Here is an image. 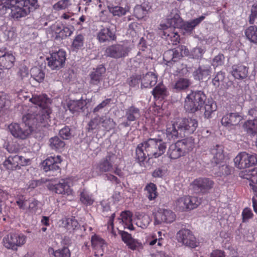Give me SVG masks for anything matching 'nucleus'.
Here are the masks:
<instances>
[{
	"label": "nucleus",
	"mask_w": 257,
	"mask_h": 257,
	"mask_svg": "<svg viewBox=\"0 0 257 257\" xmlns=\"http://www.w3.org/2000/svg\"><path fill=\"white\" fill-rule=\"evenodd\" d=\"M33 103L39 106L43 110L39 113H28L23 116V119L29 124L33 126V131L35 127H47L49 125V115L51 112L49 108L51 103V100L48 98L46 95H35L30 99Z\"/></svg>",
	"instance_id": "nucleus-1"
},
{
	"label": "nucleus",
	"mask_w": 257,
	"mask_h": 257,
	"mask_svg": "<svg viewBox=\"0 0 257 257\" xmlns=\"http://www.w3.org/2000/svg\"><path fill=\"white\" fill-rule=\"evenodd\" d=\"M39 7L37 0H0V14L11 11V16L19 19Z\"/></svg>",
	"instance_id": "nucleus-2"
},
{
	"label": "nucleus",
	"mask_w": 257,
	"mask_h": 257,
	"mask_svg": "<svg viewBox=\"0 0 257 257\" xmlns=\"http://www.w3.org/2000/svg\"><path fill=\"white\" fill-rule=\"evenodd\" d=\"M166 143L161 139H149L140 143L136 149V158L139 162H143L148 157L149 159L157 158L166 151Z\"/></svg>",
	"instance_id": "nucleus-3"
},
{
	"label": "nucleus",
	"mask_w": 257,
	"mask_h": 257,
	"mask_svg": "<svg viewBox=\"0 0 257 257\" xmlns=\"http://www.w3.org/2000/svg\"><path fill=\"white\" fill-rule=\"evenodd\" d=\"M198 125V121L195 118H177L167 125L166 135L169 139L182 138L193 134Z\"/></svg>",
	"instance_id": "nucleus-4"
},
{
	"label": "nucleus",
	"mask_w": 257,
	"mask_h": 257,
	"mask_svg": "<svg viewBox=\"0 0 257 257\" xmlns=\"http://www.w3.org/2000/svg\"><path fill=\"white\" fill-rule=\"evenodd\" d=\"M206 96L201 90H191L185 99L184 108L186 111L194 113L201 109L204 104Z\"/></svg>",
	"instance_id": "nucleus-5"
},
{
	"label": "nucleus",
	"mask_w": 257,
	"mask_h": 257,
	"mask_svg": "<svg viewBox=\"0 0 257 257\" xmlns=\"http://www.w3.org/2000/svg\"><path fill=\"white\" fill-rule=\"evenodd\" d=\"M26 236L22 233L11 232L4 237L3 242L7 249L16 251L26 243Z\"/></svg>",
	"instance_id": "nucleus-6"
},
{
	"label": "nucleus",
	"mask_w": 257,
	"mask_h": 257,
	"mask_svg": "<svg viewBox=\"0 0 257 257\" xmlns=\"http://www.w3.org/2000/svg\"><path fill=\"white\" fill-rule=\"evenodd\" d=\"M23 123L19 124L17 123H11L9 130L11 134L15 138L24 140L27 139L33 132V126L23 119Z\"/></svg>",
	"instance_id": "nucleus-7"
},
{
	"label": "nucleus",
	"mask_w": 257,
	"mask_h": 257,
	"mask_svg": "<svg viewBox=\"0 0 257 257\" xmlns=\"http://www.w3.org/2000/svg\"><path fill=\"white\" fill-rule=\"evenodd\" d=\"M188 54L189 50L186 47L181 45L175 49L166 51L163 55V59L167 65L173 64L183 56H187Z\"/></svg>",
	"instance_id": "nucleus-8"
},
{
	"label": "nucleus",
	"mask_w": 257,
	"mask_h": 257,
	"mask_svg": "<svg viewBox=\"0 0 257 257\" xmlns=\"http://www.w3.org/2000/svg\"><path fill=\"white\" fill-rule=\"evenodd\" d=\"M130 49L124 44H116L108 46L105 50V55L113 59H121L128 56Z\"/></svg>",
	"instance_id": "nucleus-9"
},
{
	"label": "nucleus",
	"mask_w": 257,
	"mask_h": 257,
	"mask_svg": "<svg viewBox=\"0 0 257 257\" xmlns=\"http://www.w3.org/2000/svg\"><path fill=\"white\" fill-rule=\"evenodd\" d=\"M234 162L236 167L239 169H243L255 165L257 163V159L255 155L241 152L234 159Z\"/></svg>",
	"instance_id": "nucleus-10"
},
{
	"label": "nucleus",
	"mask_w": 257,
	"mask_h": 257,
	"mask_svg": "<svg viewBox=\"0 0 257 257\" xmlns=\"http://www.w3.org/2000/svg\"><path fill=\"white\" fill-rule=\"evenodd\" d=\"M48 66L52 70H59L65 65L66 53L62 50L52 53L50 57L47 58Z\"/></svg>",
	"instance_id": "nucleus-11"
},
{
	"label": "nucleus",
	"mask_w": 257,
	"mask_h": 257,
	"mask_svg": "<svg viewBox=\"0 0 257 257\" xmlns=\"http://www.w3.org/2000/svg\"><path fill=\"white\" fill-rule=\"evenodd\" d=\"M214 184V182L208 178H199L193 182L192 188L196 193L206 194L213 188Z\"/></svg>",
	"instance_id": "nucleus-12"
},
{
	"label": "nucleus",
	"mask_w": 257,
	"mask_h": 257,
	"mask_svg": "<svg viewBox=\"0 0 257 257\" xmlns=\"http://www.w3.org/2000/svg\"><path fill=\"white\" fill-rule=\"evenodd\" d=\"M176 238L178 242L190 247L194 248L197 245L195 236L188 229L179 230L176 234Z\"/></svg>",
	"instance_id": "nucleus-13"
},
{
	"label": "nucleus",
	"mask_w": 257,
	"mask_h": 257,
	"mask_svg": "<svg viewBox=\"0 0 257 257\" xmlns=\"http://www.w3.org/2000/svg\"><path fill=\"white\" fill-rule=\"evenodd\" d=\"M175 215L170 210L160 209L155 214V222L156 224L163 222L171 223L175 220Z\"/></svg>",
	"instance_id": "nucleus-14"
},
{
	"label": "nucleus",
	"mask_w": 257,
	"mask_h": 257,
	"mask_svg": "<svg viewBox=\"0 0 257 257\" xmlns=\"http://www.w3.org/2000/svg\"><path fill=\"white\" fill-rule=\"evenodd\" d=\"M15 57L11 51L6 48L0 50V68L9 69L14 65Z\"/></svg>",
	"instance_id": "nucleus-15"
},
{
	"label": "nucleus",
	"mask_w": 257,
	"mask_h": 257,
	"mask_svg": "<svg viewBox=\"0 0 257 257\" xmlns=\"http://www.w3.org/2000/svg\"><path fill=\"white\" fill-rule=\"evenodd\" d=\"M186 144V141L183 140L171 145L167 152L169 157L172 159L180 157L185 153Z\"/></svg>",
	"instance_id": "nucleus-16"
},
{
	"label": "nucleus",
	"mask_w": 257,
	"mask_h": 257,
	"mask_svg": "<svg viewBox=\"0 0 257 257\" xmlns=\"http://www.w3.org/2000/svg\"><path fill=\"white\" fill-rule=\"evenodd\" d=\"M159 29L161 31L160 32V35L162 38L166 39L169 43L171 42L172 45H174L179 42V35L177 33L170 32L168 26L165 24H161L159 25Z\"/></svg>",
	"instance_id": "nucleus-17"
},
{
	"label": "nucleus",
	"mask_w": 257,
	"mask_h": 257,
	"mask_svg": "<svg viewBox=\"0 0 257 257\" xmlns=\"http://www.w3.org/2000/svg\"><path fill=\"white\" fill-rule=\"evenodd\" d=\"M116 159V156L115 154L109 153L104 158L100 161L97 169L100 173L111 171Z\"/></svg>",
	"instance_id": "nucleus-18"
},
{
	"label": "nucleus",
	"mask_w": 257,
	"mask_h": 257,
	"mask_svg": "<svg viewBox=\"0 0 257 257\" xmlns=\"http://www.w3.org/2000/svg\"><path fill=\"white\" fill-rule=\"evenodd\" d=\"M60 157L57 158L50 157L46 159L43 163V169L45 172L52 171L57 174L60 172V167L59 164L61 163Z\"/></svg>",
	"instance_id": "nucleus-19"
},
{
	"label": "nucleus",
	"mask_w": 257,
	"mask_h": 257,
	"mask_svg": "<svg viewBox=\"0 0 257 257\" xmlns=\"http://www.w3.org/2000/svg\"><path fill=\"white\" fill-rule=\"evenodd\" d=\"M62 224L70 232H76L77 235L82 236V231L85 230V226L84 225L80 226L77 220L74 218L65 219L63 220Z\"/></svg>",
	"instance_id": "nucleus-20"
},
{
	"label": "nucleus",
	"mask_w": 257,
	"mask_h": 257,
	"mask_svg": "<svg viewBox=\"0 0 257 257\" xmlns=\"http://www.w3.org/2000/svg\"><path fill=\"white\" fill-rule=\"evenodd\" d=\"M106 71L105 68L102 65L98 66L94 68L89 74L90 84L91 85L98 86L102 79V75Z\"/></svg>",
	"instance_id": "nucleus-21"
},
{
	"label": "nucleus",
	"mask_w": 257,
	"mask_h": 257,
	"mask_svg": "<svg viewBox=\"0 0 257 257\" xmlns=\"http://www.w3.org/2000/svg\"><path fill=\"white\" fill-rule=\"evenodd\" d=\"M48 188L52 191H54L56 193L59 194H69L71 190L67 182L65 180H62L58 183H49L47 184Z\"/></svg>",
	"instance_id": "nucleus-22"
},
{
	"label": "nucleus",
	"mask_w": 257,
	"mask_h": 257,
	"mask_svg": "<svg viewBox=\"0 0 257 257\" xmlns=\"http://www.w3.org/2000/svg\"><path fill=\"white\" fill-rule=\"evenodd\" d=\"M211 70V68L209 64L200 65L193 73L194 79L199 81L207 80L210 78Z\"/></svg>",
	"instance_id": "nucleus-23"
},
{
	"label": "nucleus",
	"mask_w": 257,
	"mask_h": 257,
	"mask_svg": "<svg viewBox=\"0 0 257 257\" xmlns=\"http://www.w3.org/2000/svg\"><path fill=\"white\" fill-rule=\"evenodd\" d=\"M86 99H80L79 100H71L68 103V107L70 111L74 113L75 112H84L87 108L88 103Z\"/></svg>",
	"instance_id": "nucleus-24"
},
{
	"label": "nucleus",
	"mask_w": 257,
	"mask_h": 257,
	"mask_svg": "<svg viewBox=\"0 0 257 257\" xmlns=\"http://www.w3.org/2000/svg\"><path fill=\"white\" fill-rule=\"evenodd\" d=\"M242 119V116L237 112H231L225 115L221 119V122L224 126L235 125L238 124Z\"/></svg>",
	"instance_id": "nucleus-25"
},
{
	"label": "nucleus",
	"mask_w": 257,
	"mask_h": 257,
	"mask_svg": "<svg viewBox=\"0 0 257 257\" xmlns=\"http://www.w3.org/2000/svg\"><path fill=\"white\" fill-rule=\"evenodd\" d=\"M210 152L212 156L211 159L212 164L218 165L222 163L224 156L222 146L218 145H216L211 149Z\"/></svg>",
	"instance_id": "nucleus-26"
},
{
	"label": "nucleus",
	"mask_w": 257,
	"mask_h": 257,
	"mask_svg": "<svg viewBox=\"0 0 257 257\" xmlns=\"http://www.w3.org/2000/svg\"><path fill=\"white\" fill-rule=\"evenodd\" d=\"M91 245L95 250L94 255L95 256H102L103 249L105 247L104 240L97 235H93L91 237Z\"/></svg>",
	"instance_id": "nucleus-27"
},
{
	"label": "nucleus",
	"mask_w": 257,
	"mask_h": 257,
	"mask_svg": "<svg viewBox=\"0 0 257 257\" xmlns=\"http://www.w3.org/2000/svg\"><path fill=\"white\" fill-rule=\"evenodd\" d=\"M97 38L100 42L110 41L116 39L115 33L110 28L102 29L97 34Z\"/></svg>",
	"instance_id": "nucleus-28"
},
{
	"label": "nucleus",
	"mask_w": 257,
	"mask_h": 257,
	"mask_svg": "<svg viewBox=\"0 0 257 257\" xmlns=\"http://www.w3.org/2000/svg\"><path fill=\"white\" fill-rule=\"evenodd\" d=\"M157 81V77L153 72H148L142 78V86L145 88L154 86Z\"/></svg>",
	"instance_id": "nucleus-29"
},
{
	"label": "nucleus",
	"mask_w": 257,
	"mask_h": 257,
	"mask_svg": "<svg viewBox=\"0 0 257 257\" xmlns=\"http://www.w3.org/2000/svg\"><path fill=\"white\" fill-rule=\"evenodd\" d=\"M20 157L18 155L10 156L4 162V166L8 170H14L17 169H20L19 161H20Z\"/></svg>",
	"instance_id": "nucleus-30"
},
{
	"label": "nucleus",
	"mask_w": 257,
	"mask_h": 257,
	"mask_svg": "<svg viewBox=\"0 0 257 257\" xmlns=\"http://www.w3.org/2000/svg\"><path fill=\"white\" fill-rule=\"evenodd\" d=\"M248 74V68L242 65L233 66L232 74L236 79H243Z\"/></svg>",
	"instance_id": "nucleus-31"
},
{
	"label": "nucleus",
	"mask_w": 257,
	"mask_h": 257,
	"mask_svg": "<svg viewBox=\"0 0 257 257\" xmlns=\"http://www.w3.org/2000/svg\"><path fill=\"white\" fill-rule=\"evenodd\" d=\"M240 176L250 181L249 185L253 187V184H257V168H254L248 171H245L240 173Z\"/></svg>",
	"instance_id": "nucleus-32"
},
{
	"label": "nucleus",
	"mask_w": 257,
	"mask_h": 257,
	"mask_svg": "<svg viewBox=\"0 0 257 257\" xmlns=\"http://www.w3.org/2000/svg\"><path fill=\"white\" fill-rule=\"evenodd\" d=\"M101 205L102 207L103 215L104 216L107 217L109 215H111L108 221V224L110 225L112 227H113V219L115 215V213L113 212L111 213L110 206L108 203L107 202V201L104 200L101 201Z\"/></svg>",
	"instance_id": "nucleus-33"
},
{
	"label": "nucleus",
	"mask_w": 257,
	"mask_h": 257,
	"mask_svg": "<svg viewBox=\"0 0 257 257\" xmlns=\"http://www.w3.org/2000/svg\"><path fill=\"white\" fill-rule=\"evenodd\" d=\"M49 146L52 150L60 151L65 146V142L57 136H55L49 139Z\"/></svg>",
	"instance_id": "nucleus-34"
},
{
	"label": "nucleus",
	"mask_w": 257,
	"mask_h": 257,
	"mask_svg": "<svg viewBox=\"0 0 257 257\" xmlns=\"http://www.w3.org/2000/svg\"><path fill=\"white\" fill-rule=\"evenodd\" d=\"M125 116L128 121H135L140 116V110L134 106H132L126 110Z\"/></svg>",
	"instance_id": "nucleus-35"
},
{
	"label": "nucleus",
	"mask_w": 257,
	"mask_h": 257,
	"mask_svg": "<svg viewBox=\"0 0 257 257\" xmlns=\"http://www.w3.org/2000/svg\"><path fill=\"white\" fill-rule=\"evenodd\" d=\"M247 39L251 43L257 44V27L251 26L248 27L245 31Z\"/></svg>",
	"instance_id": "nucleus-36"
},
{
	"label": "nucleus",
	"mask_w": 257,
	"mask_h": 257,
	"mask_svg": "<svg viewBox=\"0 0 257 257\" xmlns=\"http://www.w3.org/2000/svg\"><path fill=\"white\" fill-rule=\"evenodd\" d=\"M191 84V82L189 79L180 78L176 81L173 88L176 91H180L187 89Z\"/></svg>",
	"instance_id": "nucleus-37"
},
{
	"label": "nucleus",
	"mask_w": 257,
	"mask_h": 257,
	"mask_svg": "<svg viewBox=\"0 0 257 257\" xmlns=\"http://www.w3.org/2000/svg\"><path fill=\"white\" fill-rule=\"evenodd\" d=\"M205 16H201L198 18L195 19L190 22L184 23L183 25V29L188 32H191L195 27L199 25L204 19Z\"/></svg>",
	"instance_id": "nucleus-38"
},
{
	"label": "nucleus",
	"mask_w": 257,
	"mask_h": 257,
	"mask_svg": "<svg viewBox=\"0 0 257 257\" xmlns=\"http://www.w3.org/2000/svg\"><path fill=\"white\" fill-rule=\"evenodd\" d=\"M152 93L155 98H164L167 95L166 87L162 83H159L152 90Z\"/></svg>",
	"instance_id": "nucleus-39"
},
{
	"label": "nucleus",
	"mask_w": 257,
	"mask_h": 257,
	"mask_svg": "<svg viewBox=\"0 0 257 257\" xmlns=\"http://www.w3.org/2000/svg\"><path fill=\"white\" fill-rule=\"evenodd\" d=\"M108 9L113 16L120 17L125 15L126 12L129 11L130 9L128 6H125L124 8L119 6H108Z\"/></svg>",
	"instance_id": "nucleus-40"
},
{
	"label": "nucleus",
	"mask_w": 257,
	"mask_h": 257,
	"mask_svg": "<svg viewBox=\"0 0 257 257\" xmlns=\"http://www.w3.org/2000/svg\"><path fill=\"white\" fill-rule=\"evenodd\" d=\"M148 6L146 4L137 5L134 11V15L138 19H141L146 16L149 10Z\"/></svg>",
	"instance_id": "nucleus-41"
},
{
	"label": "nucleus",
	"mask_w": 257,
	"mask_h": 257,
	"mask_svg": "<svg viewBox=\"0 0 257 257\" xmlns=\"http://www.w3.org/2000/svg\"><path fill=\"white\" fill-rule=\"evenodd\" d=\"M31 76L37 81L42 82L45 77V73L42 70L38 67H34L30 70Z\"/></svg>",
	"instance_id": "nucleus-42"
},
{
	"label": "nucleus",
	"mask_w": 257,
	"mask_h": 257,
	"mask_svg": "<svg viewBox=\"0 0 257 257\" xmlns=\"http://www.w3.org/2000/svg\"><path fill=\"white\" fill-rule=\"evenodd\" d=\"M84 39V36L82 34L76 36L71 45L72 50H77L81 49L83 46Z\"/></svg>",
	"instance_id": "nucleus-43"
},
{
	"label": "nucleus",
	"mask_w": 257,
	"mask_h": 257,
	"mask_svg": "<svg viewBox=\"0 0 257 257\" xmlns=\"http://www.w3.org/2000/svg\"><path fill=\"white\" fill-rule=\"evenodd\" d=\"M100 119L102 126L107 131L113 128L116 125L113 119L109 117L102 116L100 117Z\"/></svg>",
	"instance_id": "nucleus-44"
},
{
	"label": "nucleus",
	"mask_w": 257,
	"mask_h": 257,
	"mask_svg": "<svg viewBox=\"0 0 257 257\" xmlns=\"http://www.w3.org/2000/svg\"><path fill=\"white\" fill-rule=\"evenodd\" d=\"M49 252H52L55 257H70V253L69 249L67 247H64L54 251L52 248H49Z\"/></svg>",
	"instance_id": "nucleus-45"
},
{
	"label": "nucleus",
	"mask_w": 257,
	"mask_h": 257,
	"mask_svg": "<svg viewBox=\"0 0 257 257\" xmlns=\"http://www.w3.org/2000/svg\"><path fill=\"white\" fill-rule=\"evenodd\" d=\"M204 116L206 118L211 117V114L217 109L216 104L213 101H208L204 107Z\"/></svg>",
	"instance_id": "nucleus-46"
},
{
	"label": "nucleus",
	"mask_w": 257,
	"mask_h": 257,
	"mask_svg": "<svg viewBox=\"0 0 257 257\" xmlns=\"http://www.w3.org/2000/svg\"><path fill=\"white\" fill-rule=\"evenodd\" d=\"M133 214L129 211L122 212L120 214V218L118 219L120 223L123 225H127L132 222Z\"/></svg>",
	"instance_id": "nucleus-47"
},
{
	"label": "nucleus",
	"mask_w": 257,
	"mask_h": 257,
	"mask_svg": "<svg viewBox=\"0 0 257 257\" xmlns=\"http://www.w3.org/2000/svg\"><path fill=\"white\" fill-rule=\"evenodd\" d=\"M100 123L101 119H100V116L96 115L88 122L87 127L88 132H91L94 130L97 129Z\"/></svg>",
	"instance_id": "nucleus-48"
},
{
	"label": "nucleus",
	"mask_w": 257,
	"mask_h": 257,
	"mask_svg": "<svg viewBox=\"0 0 257 257\" xmlns=\"http://www.w3.org/2000/svg\"><path fill=\"white\" fill-rule=\"evenodd\" d=\"M187 210L196 208L200 204V201L197 197L187 196Z\"/></svg>",
	"instance_id": "nucleus-49"
},
{
	"label": "nucleus",
	"mask_w": 257,
	"mask_h": 257,
	"mask_svg": "<svg viewBox=\"0 0 257 257\" xmlns=\"http://www.w3.org/2000/svg\"><path fill=\"white\" fill-rule=\"evenodd\" d=\"M187 196L179 198L175 202V206L177 209L180 211H186L187 210Z\"/></svg>",
	"instance_id": "nucleus-50"
},
{
	"label": "nucleus",
	"mask_w": 257,
	"mask_h": 257,
	"mask_svg": "<svg viewBox=\"0 0 257 257\" xmlns=\"http://www.w3.org/2000/svg\"><path fill=\"white\" fill-rule=\"evenodd\" d=\"M147 191L148 198L151 200L155 199L157 196V188L153 183H150L146 187Z\"/></svg>",
	"instance_id": "nucleus-51"
},
{
	"label": "nucleus",
	"mask_w": 257,
	"mask_h": 257,
	"mask_svg": "<svg viewBox=\"0 0 257 257\" xmlns=\"http://www.w3.org/2000/svg\"><path fill=\"white\" fill-rule=\"evenodd\" d=\"M215 167V169H218V172H217L218 175H228L231 173V168L225 164H222L219 166L217 165H215L214 166Z\"/></svg>",
	"instance_id": "nucleus-52"
},
{
	"label": "nucleus",
	"mask_w": 257,
	"mask_h": 257,
	"mask_svg": "<svg viewBox=\"0 0 257 257\" xmlns=\"http://www.w3.org/2000/svg\"><path fill=\"white\" fill-rule=\"evenodd\" d=\"M71 5L69 0H60L53 5V9L56 11H60L68 9Z\"/></svg>",
	"instance_id": "nucleus-53"
},
{
	"label": "nucleus",
	"mask_w": 257,
	"mask_h": 257,
	"mask_svg": "<svg viewBox=\"0 0 257 257\" xmlns=\"http://www.w3.org/2000/svg\"><path fill=\"white\" fill-rule=\"evenodd\" d=\"M80 199L83 204L87 205H90L94 202V199L91 196L85 191L81 193Z\"/></svg>",
	"instance_id": "nucleus-54"
},
{
	"label": "nucleus",
	"mask_w": 257,
	"mask_h": 257,
	"mask_svg": "<svg viewBox=\"0 0 257 257\" xmlns=\"http://www.w3.org/2000/svg\"><path fill=\"white\" fill-rule=\"evenodd\" d=\"M180 21V16L178 14L175 15L173 18L168 19L167 24L168 30H172L173 28H175L178 27V23Z\"/></svg>",
	"instance_id": "nucleus-55"
},
{
	"label": "nucleus",
	"mask_w": 257,
	"mask_h": 257,
	"mask_svg": "<svg viewBox=\"0 0 257 257\" xmlns=\"http://www.w3.org/2000/svg\"><path fill=\"white\" fill-rule=\"evenodd\" d=\"M72 33V30L67 27H64L62 30H60L58 33V35H56V39H64L67 37L70 36Z\"/></svg>",
	"instance_id": "nucleus-56"
},
{
	"label": "nucleus",
	"mask_w": 257,
	"mask_h": 257,
	"mask_svg": "<svg viewBox=\"0 0 257 257\" xmlns=\"http://www.w3.org/2000/svg\"><path fill=\"white\" fill-rule=\"evenodd\" d=\"M225 78L224 73L222 71L217 73L212 80V83L216 87H219L221 82H222Z\"/></svg>",
	"instance_id": "nucleus-57"
},
{
	"label": "nucleus",
	"mask_w": 257,
	"mask_h": 257,
	"mask_svg": "<svg viewBox=\"0 0 257 257\" xmlns=\"http://www.w3.org/2000/svg\"><path fill=\"white\" fill-rule=\"evenodd\" d=\"M224 55L222 54L219 53L212 59V65L214 67L221 66L224 63Z\"/></svg>",
	"instance_id": "nucleus-58"
},
{
	"label": "nucleus",
	"mask_w": 257,
	"mask_h": 257,
	"mask_svg": "<svg viewBox=\"0 0 257 257\" xmlns=\"http://www.w3.org/2000/svg\"><path fill=\"white\" fill-rule=\"evenodd\" d=\"M111 101V99L110 98H107L102 101L93 109V112L94 113H96L99 112H101L103 108H104L110 103Z\"/></svg>",
	"instance_id": "nucleus-59"
},
{
	"label": "nucleus",
	"mask_w": 257,
	"mask_h": 257,
	"mask_svg": "<svg viewBox=\"0 0 257 257\" xmlns=\"http://www.w3.org/2000/svg\"><path fill=\"white\" fill-rule=\"evenodd\" d=\"M205 51L201 48L197 47L194 48L191 51V56L193 58L199 59L202 57Z\"/></svg>",
	"instance_id": "nucleus-60"
},
{
	"label": "nucleus",
	"mask_w": 257,
	"mask_h": 257,
	"mask_svg": "<svg viewBox=\"0 0 257 257\" xmlns=\"http://www.w3.org/2000/svg\"><path fill=\"white\" fill-rule=\"evenodd\" d=\"M60 136L64 140H68L71 137L70 129L68 126H65L60 130L59 133Z\"/></svg>",
	"instance_id": "nucleus-61"
},
{
	"label": "nucleus",
	"mask_w": 257,
	"mask_h": 257,
	"mask_svg": "<svg viewBox=\"0 0 257 257\" xmlns=\"http://www.w3.org/2000/svg\"><path fill=\"white\" fill-rule=\"evenodd\" d=\"M242 216L243 222H246L248 221L249 219L252 218L253 214L250 209L245 208L242 212Z\"/></svg>",
	"instance_id": "nucleus-62"
},
{
	"label": "nucleus",
	"mask_w": 257,
	"mask_h": 257,
	"mask_svg": "<svg viewBox=\"0 0 257 257\" xmlns=\"http://www.w3.org/2000/svg\"><path fill=\"white\" fill-rule=\"evenodd\" d=\"M38 201L36 199H33L29 204L28 208V211L32 213H36L37 210V206Z\"/></svg>",
	"instance_id": "nucleus-63"
},
{
	"label": "nucleus",
	"mask_w": 257,
	"mask_h": 257,
	"mask_svg": "<svg viewBox=\"0 0 257 257\" xmlns=\"http://www.w3.org/2000/svg\"><path fill=\"white\" fill-rule=\"evenodd\" d=\"M257 17V5L253 6L251 9V14L249 16V22L253 24L255 19Z\"/></svg>",
	"instance_id": "nucleus-64"
}]
</instances>
